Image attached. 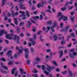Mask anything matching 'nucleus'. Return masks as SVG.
<instances>
[{"instance_id": "nucleus-1", "label": "nucleus", "mask_w": 77, "mask_h": 77, "mask_svg": "<svg viewBox=\"0 0 77 77\" xmlns=\"http://www.w3.org/2000/svg\"><path fill=\"white\" fill-rule=\"evenodd\" d=\"M62 13L61 12H58L57 14V17H60L58 19L59 21H60L62 18H63V15H62Z\"/></svg>"}, {"instance_id": "nucleus-2", "label": "nucleus", "mask_w": 77, "mask_h": 77, "mask_svg": "<svg viewBox=\"0 0 77 77\" xmlns=\"http://www.w3.org/2000/svg\"><path fill=\"white\" fill-rule=\"evenodd\" d=\"M54 26H51V29L53 32H54L55 30L54 29V28L57 26V22L54 21Z\"/></svg>"}, {"instance_id": "nucleus-3", "label": "nucleus", "mask_w": 77, "mask_h": 77, "mask_svg": "<svg viewBox=\"0 0 77 77\" xmlns=\"http://www.w3.org/2000/svg\"><path fill=\"white\" fill-rule=\"evenodd\" d=\"M14 36L13 34H7L5 36V38L8 39H12V37Z\"/></svg>"}, {"instance_id": "nucleus-4", "label": "nucleus", "mask_w": 77, "mask_h": 77, "mask_svg": "<svg viewBox=\"0 0 77 77\" xmlns=\"http://www.w3.org/2000/svg\"><path fill=\"white\" fill-rule=\"evenodd\" d=\"M47 66H48V67L46 68V69L47 70H48L49 72H51V71H50V70H51L52 69H54V66H52L51 68L48 65H47Z\"/></svg>"}, {"instance_id": "nucleus-5", "label": "nucleus", "mask_w": 77, "mask_h": 77, "mask_svg": "<svg viewBox=\"0 0 77 77\" xmlns=\"http://www.w3.org/2000/svg\"><path fill=\"white\" fill-rule=\"evenodd\" d=\"M29 41H30L31 42V43L32 44L33 46H35V44H36V42L35 41L33 40V39L32 38H30L29 39Z\"/></svg>"}, {"instance_id": "nucleus-6", "label": "nucleus", "mask_w": 77, "mask_h": 77, "mask_svg": "<svg viewBox=\"0 0 77 77\" xmlns=\"http://www.w3.org/2000/svg\"><path fill=\"white\" fill-rule=\"evenodd\" d=\"M43 72L45 74H46V75H49V77H53V75L51 74H50L49 75V72H47V71H44Z\"/></svg>"}, {"instance_id": "nucleus-7", "label": "nucleus", "mask_w": 77, "mask_h": 77, "mask_svg": "<svg viewBox=\"0 0 77 77\" xmlns=\"http://www.w3.org/2000/svg\"><path fill=\"white\" fill-rule=\"evenodd\" d=\"M62 40L61 41V45H63V44H65L66 43V42H65V39H64V37H63V36L62 37Z\"/></svg>"}, {"instance_id": "nucleus-8", "label": "nucleus", "mask_w": 77, "mask_h": 77, "mask_svg": "<svg viewBox=\"0 0 77 77\" xmlns=\"http://www.w3.org/2000/svg\"><path fill=\"white\" fill-rule=\"evenodd\" d=\"M17 39H20L19 36H18L17 35H15L14 36V40L17 41Z\"/></svg>"}, {"instance_id": "nucleus-9", "label": "nucleus", "mask_w": 77, "mask_h": 77, "mask_svg": "<svg viewBox=\"0 0 77 77\" xmlns=\"http://www.w3.org/2000/svg\"><path fill=\"white\" fill-rule=\"evenodd\" d=\"M23 51H24L25 52L26 54H29V51L28 48H26L25 49H24Z\"/></svg>"}, {"instance_id": "nucleus-10", "label": "nucleus", "mask_w": 77, "mask_h": 77, "mask_svg": "<svg viewBox=\"0 0 77 77\" xmlns=\"http://www.w3.org/2000/svg\"><path fill=\"white\" fill-rule=\"evenodd\" d=\"M27 23H28V24L26 25V26L27 27H30V25L32 24V22L30 21H28L27 22Z\"/></svg>"}, {"instance_id": "nucleus-11", "label": "nucleus", "mask_w": 77, "mask_h": 77, "mask_svg": "<svg viewBox=\"0 0 77 77\" xmlns=\"http://www.w3.org/2000/svg\"><path fill=\"white\" fill-rule=\"evenodd\" d=\"M60 53V55L59 56L60 58H61V57H62V56H63V51H60L58 52V53Z\"/></svg>"}, {"instance_id": "nucleus-12", "label": "nucleus", "mask_w": 77, "mask_h": 77, "mask_svg": "<svg viewBox=\"0 0 77 77\" xmlns=\"http://www.w3.org/2000/svg\"><path fill=\"white\" fill-rule=\"evenodd\" d=\"M1 33H2L3 34H5V35L7 34V31H5L4 29L2 30V31H1Z\"/></svg>"}, {"instance_id": "nucleus-13", "label": "nucleus", "mask_w": 77, "mask_h": 77, "mask_svg": "<svg viewBox=\"0 0 77 77\" xmlns=\"http://www.w3.org/2000/svg\"><path fill=\"white\" fill-rule=\"evenodd\" d=\"M16 30L17 31V33H19L20 32V27H17Z\"/></svg>"}, {"instance_id": "nucleus-14", "label": "nucleus", "mask_w": 77, "mask_h": 77, "mask_svg": "<svg viewBox=\"0 0 77 77\" xmlns=\"http://www.w3.org/2000/svg\"><path fill=\"white\" fill-rule=\"evenodd\" d=\"M14 71H17V69L16 68H13L11 72V73L12 74H14L15 73Z\"/></svg>"}, {"instance_id": "nucleus-15", "label": "nucleus", "mask_w": 77, "mask_h": 77, "mask_svg": "<svg viewBox=\"0 0 77 77\" xmlns=\"http://www.w3.org/2000/svg\"><path fill=\"white\" fill-rule=\"evenodd\" d=\"M20 71L21 74V75H23V72H24V70H23V69H21V68H20Z\"/></svg>"}, {"instance_id": "nucleus-16", "label": "nucleus", "mask_w": 77, "mask_h": 77, "mask_svg": "<svg viewBox=\"0 0 77 77\" xmlns=\"http://www.w3.org/2000/svg\"><path fill=\"white\" fill-rule=\"evenodd\" d=\"M19 6H20V9H23V6H24V5L22 4L21 3H20L19 4Z\"/></svg>"}, {"instance_id": "nucleus-17", "label": "nucleus", "mask_w": 77, "mask_h": 77, "mask_svg": "<svg viewBox=\"0 0 77 77\" xmlns=\"http://www.w3.org/2000/svg\"><path fill=\"white\" fill-rule=\"evenodd\" d=\"M6 0H2V6H3L5 3H6Z\"/></svg>"}, {"instance_id": "nucleus-18", "label": "nucleus", "mask_w": 77, "mask_h": 77, "mask_svg": "<svg viewBox=\"0 0 77 77\" xmlns=\"http://www.w3.org/2000/svg\"><path fill=\"white\" fill-rule=\"evenodd\" d=\"M71 38V36L70 35H69L67 37V38H66V41L67 42H68V41H69V38Z\"/></svg>"}, {"instance_id": "nucleus-19", "label": "nucleus", "mask_w": 77, "mask_h": 77, "mask_svg": "<svg viewBox=\"0 0 77 77\" xmlns=\"http://www.w3.org/2000/svg\"><path fill=\"white\" fill-rule=\"evenodd\" d=\"M61 32H67V29H66L65 28H63L61 30Z\"/></svg>"}, {"instance_id": "nucleus-20", "label": "nucleus", "mask_w": 77, "mask_h": 77, "mask_svg": "<svg viewBox=\"0 0 77 77\" xmlns=\"http://www.w3.org/2000/svg\"><path fill=\"white\" fill-rule=\"evenodd\" d=\"M71 37H72V38H75V34L74 33L72 32L70 34Z\"/></svg>"}, {"instance_id": "nucleus-21", "label": "nucleus", "mask_w": 77, "mask_h": 77, "mask_svg": "<svg viewBox=\"0 0 77 77\" xmlns=\"http://www.w3.org/2000/svg\"><path fill=\"white\" fill-rule=\"evenodd\" d=\"M14 20H15V21L14 22V23L16 25H17V24L18 23V21H17V18H14Z\"/></svg>"}, {"instance_id": "nucleus-22", "label": "nucleus", "mask_w": 77, "mask_h": 77, "mask_svg": "<svg viewBox=\"0 0 77 77\" xmlns=\"http://www.w3.org/2000/svg\"><path fill=\"white\" fill-rule=\"evenodd\" d=\"M53 37L54 38V41H56L57 39V36H56V34H55L54 36Z\"/></svg>"}, {"instance_id": "nucleus-23", "label": "nucleus", "mask_w": 77, "mask_h": 77, "mask_svg": "<svg viewBox=\"0 0 77 77\" xmlns=\"http://www.w3.org/2000/svg\"><path fill=\"white\" fill-rule=\"evenodd\" d=\"M39 17L38 16H36L35 17H33L32 18L34 20H36V19H39Z\"/></svg>"}, {"instance_id": "nucleus-24", "label": "nucleus", "mask_w": 77, "mask_h": 77, "mask_svg": "<svg viewBox=\"0 0 77 77\" xmlns=\"http://www.w3.org/2000/svg\"><path fill=\"white\" fill-rule=\"evenodd\" d=\"M72 8H74V6H72L70 7H69V6H68V11H69V10H71L72 9Z\"/></svg>"}, {"instance_id": "nucleus-25", "label": "nucleus", "mask_w": 77, "mask_h": 77, "mask_svg": "<svg viewBox=\"0 0 77 77\" xmlns=\"http://www.w3.org/2000/svg\"><path fill=\"white\" fill-rule=\"evenodd\" d=\"M63 18L64 21H67V20H68V18L65 16H63Z\"/></svg>"}, {"instance_id": "nucleus-26", "label": "nucleus", "mask_w": 77, "mask_h": 77, "mask_svg": "<svg viewBox=\"0 0 77 77\" xmlns=\"http://www.w3.org/2000/svg\"><path fill=\"white\" fill-rule=\"evenodd\" d=\"M12 52V51H8L7 53V56H10L11 55V52Z\"/></svg>"}, {"instance_id": "nucleus-27", "label": "nucleus", "mask_w": 77, "mask_h": 77, "mask_svg": "<svg viewBox=\"0 0 77 77\" xmlns=\"http://www.w3.org/2000/svg\"><path fill=\"white\" fill-rule=\"evenodd\" d=\"M37 38V36H36V34H34L33 38L35 40L36 39V38Z\"/></svg>"}, {"instance_id": "nucleus-28", "label": "nucleus", "mask_w": 77, "mask_h": 77, "mask_svg": "<svg viewBox=\"0 0 77 77\" xmlns=\"http://www.w3.org/2000/svg\"><path fill=\"white\" fill-rule=\"evenodd\" d=\"M47 24L48 25H50V24H52V21H48L47 23Z\"/></svg>"}, {"instance_id": "nucleus-29", "label": "nucleus", "mask_w": 77, "mask_h": 77, "mask_svg": "<svg viewBox=\"0 0 77 77\" xmlns=\"http://www.w3.org/2000/svg\"><path fill=\"white\" fill-rule=\"evenodd\" d=\"M32 31L33 32H36V27L35 26H33L32 27Z\"/></svg>"}, {"instance_id": "nucleus-30", "label": "nucleus", "mask_w": 77, "mask_h": 77, "mask_svg": "<svg viewBox=\"0 0 77 77\" xmlns=\"http://www.w3.org/2000/svg\"><path fill=\"white\" fill-rule=\"evenodd\" d=\"M67 72V71L65 70L64 72L63 71L61 73L62 74H63L64 75H66Z\"/></svg>"}, {"instance_id": "nucleus-31", "label": "nucleus", "mask_w": 77, "mask_h": 77, "mask_svg": "<svg viewBox=\"0 0 77 77\" xmlns=\"http://www.w3.org/2000/svg\"><path fill=\"white\" fill-rule=\"evenodd\" d=\"M66 6H65L64 7V8H61V11H66Z\"/></svg>"}, {"instance_id": "nucleus-32", "label": "nucleus", "mask_w": 77, "mask_h": 77, "mask_svg": "<svg viewBox=\"0 0 77 77\" xmlns=\"http://www.w3.org/2000/svg\"><path fill=\"white\" fill-rule=\"evenodd\" d=\"M68 72H69V74L70 76H72V72L69 71V69H68Z\"/></svg>"}, {"instance_id": "nucleus-33", "label": "nucleus", "mask_w": 77, "mask_h": 77, "mask_svg": "<svg viewBox=\"0 0 77 77\" xmlns=\"http://www.w3.org/2000/svg\"><path fill=\"white\" fill-rule=\"evenodd\" d=\"M41 67H42V70H43V71H45V66L44 65H42L41 66Z\"/></svg>"}, {"instance_id": "nucleus-34", "label": "nucleus", "mask_w": 77, "mask_h": 77, "mask_svg": "<svg viewBox=\"0 0 77 77\" xmlns=\"http://www.w3.org/2000/svg\"><path fill=\"white\" fill-rule=\"evenodd\" d=\"M18 15V12H16L15 13H14V15H12V17H15V15Z\"/></svg>"}, {"instance_id": "nucleus-35", "label": "nucleus", "mask_w": 77, "mask_h": 77, "mask_svg": "<svg viewBox=\"0 0 77 77\" xmlns=\"http://www.w3.org/2000/svg\"><path fill=\"white\" fill-rule=\"evenodd\" d=\"M26 13L27 17H30V14H29V12L27 11H26Z\"/></svg>"}, {"instance_id": "nucleus-36", "label": "nucleus", "mask_w": 77, "mask_h": 77, "mask_svg": "<svg viewBox=\"0 0 77 77\" xmlns=\"http://www.w3.org/2000/svg\"><path fill=\"white\" fill-rule=\"evenodd\" d=\"M1 60H2L3 62H5V61H6V59L4 57H2L1 58Z\"/></svg>"}, {"instance_id": "nucleus-37", "label": "nucleus", "mask_w": 77, "mask_h": 77, "mask_svg": "<svg viewBox=\"0 0 77 77\" xmlns=\"http://www.w3.org/2000/svg\"><path fill=\"white\" fill-rule=\"evenodd\" d=\"M11 15L12 16V15H14V14L15 13V12H14V10H11Z\"/></svg>"}, {"instance_id": "nucleus-38", "label": "nucleus", "mask_w": 77, "mask_h": 77, "mask_svg": "<svg viewBox=\"0 0 77 77\" xmlns=\"http://www.w3.org/2000/svg\"><path fill=\"white\" fill-rule=\"evenodd\" d=\"M8 58L11 59H14V57L12 55H9L8 56Z\"/></svg>"}, {"instance_id": "nucleus-39", "label": "nucleus", "mask_w": 77, "mask_h": 77, "mask_svg": "<svg viewBox=\"0 0 77 77\" xmlns=\"http://www.w3.org/2000/svg\"><path fill=\"white\" fill-rule=\"evenodd\" d=\"M2 67L3 68H4V69H6V70H8V67L6 66H2Z\"/></svg>"}, {"instance_id": "nucleus-40", "label": "nucleus", "mask_w": 77, "mask_h": 77, "mask_svg": "<svg viewBox=\"0 0 77 77\" xmlns=\"http://www.w3.org/2000/svg\"><path fill=\"white\" fill-rule=\"evenodd\" d=\"M69 56H70V57H71V58H72V59H74V56H73V55L72 54H71V53H69Z\"/></svg>"}, {"instance_id": "nucleus-41", "label": "nucleus", "mask_w": 77, "mask_h": 77, "mask_svg": "<svg viewBox=\"0 0 77 77\" xmlns=\"http://www.w3.org/2000/svg\"><path fill=\"white\" fill-rule=\"evenodd\" d=\"M36 60L37 62H40V60H41L39 58H38V57H36Z\"/></svg>"}, {"instance_id": "nucleus-42", "label": "nucleus", "mask_w": 77, "mask_h": 77, "mask_svg": "<svg viewBox=\"0 0 77 77\" xmlns=\"http://www.w3.org/2000/svg\"><path fill=\"white\" fill-rule=\"evenodd\" d=\"M31 51L32 53H34V51H35V49L33 48H30Z\"/></svg>"}, {"instance_id": "nucleus-43", "label": "nucleus", "mask_w": 77, "mask_h": 77, "mask_svg": "<svg viewBox=\"0 0 77 77\" xmlns=\"http://www.w3.org/2000/svg\"><path fill=\"white\" fill-rule=\"evenodd\" d=\"M24 51V49H19V53L20 54L21 53L23 52V51Z\"/></svg>"}, {"instance_id": "nucleus-44", "label": "nucleus", "mask_w": 77, "mask_h": 77, "mask_svg": "<svg viewBox=\"0 0 77 77\" xmlns=\"http://www.w3.org/2000/svg\"><path fill=\"white\" fill-rule=\"evenodd\" d=\"M29 56V54H26L25 55V57L26 59H28V57Z\"/></svg>"}, {"instance_id": "nucleus-45", "label": "nucleus", "mask_w": 77, "mask_h": 77, "mask_svg": "<svg viewBox=\"0 0 77 77\" xmlns=\"http://www.w3.org/2000/svg\"><path fill=\"white\" fill-rule=\"evenodd\" d=\"M60 28H63V24L62 23H60Z\"/></svg>"}, {"instance_id": "nucleus-46", "label": "nucleus", "mask_w": 77, "mask_h": 77, "mask_svg": "<svg viewBox=\"0 0 77 77\" xmlns=\"http://www.w3.org/2000/svg\"><path fill=\"white\" fill-rule=\"evenodd\" d=\"M44 2H42L40 4L41 7H44Z\"/></svg>"}, {"instance_id": "nucleus-47", "label": "nucleus", "mask_w": 77, "mask_h": 77, "mask_svg": "<svg viewBox=\"0 0 77 77\" xmlns=\"http://www.w3.org/2000/svg\"><path fill=\"white\" fill-rule=\"evenodd\" d=\"M39 38L41 41H42V42H43V41H44V40H43V39H42V36H40L39 37Z\"/></svg>"}, {"instance_id": "nucleus-48", "label": "nucleus", "mask_w": 77, "mask_h": 77, "mask_svg": "<svg viewBox=\"0 0 77 77\" xmlns=\"http://www.w3.org/2000/svg\"><path fill=\"white\" fill-rule=\"evenodd\" d=\"M13 62H12L11 61H10L8 62V65H12L13 64Z\"/></svg>"}, {"instance_id": "nucleus-49", "label": "nucleus", "mask_w": 77, "mask_h": 77, "mask_svg": "<svg viewBox=\"0 0 77 77\" xmlns=\"http://www.w3.org/2000/svg\"><path fill=\"white\" fill-rule=\"evenodd\" d=\"M70 19H71V21L72 22L74 21V18H75V17H70Z\"/></svg>"}, {"instance_id": "nucleus-50", "label": "nucleus", "mask_w": 77, "mask_h": 77, "mask_svg": "<svg viewBox=\"0 0 77 77\" xmlns=\"http://www.w3.org/2000/svg\"><path fill=\"white\" fill-rule=\"evenodd\" d=\"M53 63L54 64V65H55V66H57V63H56V61H55V60L54 61H53Z\"/></svg>"}, {"instance_id": "nucleus-51", "label": "nucleus", "mask_w": 77, "mask_h": 77, "mask_svg": "<svg viewBox=\"0 0 77 77\" xmlns=\"http://www.w3.org/2000/svg\"><path fill=\"white\" fill-rule=\"evenodd\" d=\"M50 58L51 59L52 58V57L53 56V52H51L50 53Z\"/></svg>"}, {"instance_id": "nucleus-52", "label": "nucleus", "mask_w": 77, "mask_h": 77, "mask_svg": "<svg viewBox=\"0 0 77 77\" xmlns=\"http://www.w3.org/2000/svg\"><path fill=\"white\" fill-rule=\"evenodd\" d=\"M75 50V49L74 48H72L70 50V52H74V51Z\"/></svg>"}, {"instance_id": "nucleus-53", "label": "nucleus", "mask_w": 77, "mask_h": 77, "mask_svg": "<svg viewBox=\"0 0 77 77\" xmlns=\"http://www.w3.org/2000/svg\"><path fill=\"white\" fill-rule=\"evenodd\" d=\"M5 42L7 44H9V41H8L6 39H5Z\"/></svg>"}, {"instance_id": "nucleus-54", "label": "nucleus", "mask_w": 77, "mask_h": 77, "mask_svg": "<svg viewBox=\"0 0 77 77\" xmlns=\"http://www.w3.org/2000/svg\"><path fill=\"white\" fill-rule=\"evenodd\" d=\"M15 8L16 11H18V10H19V8H18V6H16V7H15Z\"/></svg>"}, {"instance_id": "nucleus-55", "label": "nucleus", "mask_w": 77, "mask_h": 77, "mask_svg": "<svg viewBox=\"0 0 77 77\" xmlns=\"http://www.w3.org/2000/svg\"><path fill=\"white\" fill-rule=\"evenodd\" d=\"M40 20H42L43 19V16H42V15H40Z\"/></svg>"}, {"instance_id": "nucleus-56", "label": "nucleus", "mask_w": 77, "mask_h": 77, "mask_svg": "<svg viewBox=\"0 0 77 77\" xmlns=\"http://www.w3.org/2000/svg\"><path fill=\"white\" fill-rule=\"evenodd\" d=\"M41 33H42V31H38V32L37 34V35H40V34H41Z\"/></svg>"}, {"instance_id": "nucleus-57", "label": "nucleus", "mask_w": 77, "mask_h": 77, "mask_svg": "<svg viewBox=\"0 0 77 77\" xmlns=\"http://www.w3.org/2000/svg\"><path fill=\"white\" fill-rule=\"evenodd\" d=\"M29 20L30 21H32V23H34V24H35V22L34 21L32 20V19H31V18H30L29 19Z\"/></svg>"}, {"instance_id": "nucleus-58", "label": "nucleus", "mask_w": 77, "mask_h": 77, "mask_svg": "<svg viewBox=\"0 0 77 77\" xmlns=\"http://www.w3.org/2000/svg\"><path fill=\"white\" fill-rule=\"evenodd\" d=\"M77 52H74L73 53V54L74 55V56H76L77 55Z\"/></svg>"}, {"instance_id": "nucleus-59", "label": "nucleus", "mask_w": 77, "mask_h": 77, "mask_svg": "<svg viewBox=\"0 0 77 77\" xmlns=\"http://www.w3.org/2000/svg\"><path fill=\"white\" fill-rule=\"evenodd\" d=\"M46 11L47 12H49V13H51V11L50 10L48 9Z\"/></svg>"}, {"instance_id": "nucleus-60", "label": "nucleus", "mask_w": 77, "mask_h": 77, "mask_svg": "<svg viewBox=\"0 0 77 77\" xmlns=\"http://www.w3.org/2000/svg\"><path fill=\"white\" fill-rule=\"evenodd\" d=\"M32 72H34V74H35L36 72H37L38 71L36 70H33L32 71Z\"/></svg>"}, {"instance_id": "nucleus-61", "label": "nucleus", "mask_w": 77, "mask_h": 77, "mask_svg": "<svg viewBox=\"0 0 77 77\" xmlns=\"http://www.w3.org/2000/svg\"><path fill=\"white\" fill-rule=\"evenodd\" d=\"M24 23L21 22L20 23V26H21L22 25H24Z\"/></svg>"}, {"instance_id": "nucleus-62", "label": "nucleus", "mask_w": 77, "mask_h": 77, "mask_svg": "<svg viewBox=\"0 0 77 77\" xmlns=\"http://www.w3.org/2000/svg\"><path fill=\"white\" fill-rule=\"evenodd\" d=\"M20 36H21V37H23V36H24V34L23 33H21L20 34Z\"/></svg>"}, {"instance_id": "nucleus-63", "label": "nucleus", "mask_w": 77, "mask_h": 77, "mask_svg": "<svg viewBox=\"0 0 77 77\" xmlns=\"http://www.w3.org/2000/svg\"><path fill=\"white\" fill-rule=\"evenodd\" d=\"M72 65L73 67H77V65L73 63Z\"/></svg>"}, {"instance_id": "nucleus-64", "label": "nucleus", "mask_w": 77, "mask_h": 77, "mask_svg": "<svg viewBox=\"0 0 77 77\" xmlns=\"http://www.w3.org/2000/svg\"><path fill=\"white\" fill-rule=\"evenodd\" d=\"M27 77H31V75H30V74L28 73L27 74Z\"/></svg>"}]
</instances>
